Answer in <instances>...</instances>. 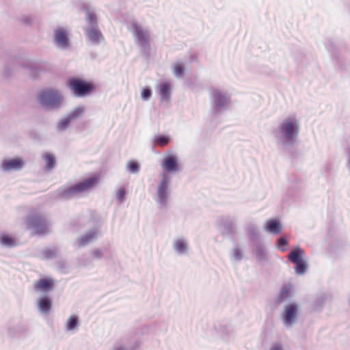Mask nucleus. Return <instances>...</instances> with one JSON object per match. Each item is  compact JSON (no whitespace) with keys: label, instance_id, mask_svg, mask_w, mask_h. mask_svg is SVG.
I'll use <instances>...</instances> for the list:
<instances>
[{"label":"nucleus","instance_id":"nucleus-2","mask_svg":"<svg viewBox=\"0 0 350 350\" xmlns=\"http://www.w3.org/2000/svg\"><path fill=\"white\" fill-rule=\"evenodd\" d=\"M299 133V123L295 116L285 118L278 125L275 137L286 151L296 144Z\"/></svg>","mask_w":350,"mask_h":350},{"label":"nucleus","instance_id":"nucleus-37","mask_svg":"<svg viewBox=\"0 0 350 350\" xmlns=\"http://www.w3.org/2000/svg\"><path fill=\"white\" fill-rule=\"evenodd\" d=\"M288 245V241L285 237H280L277 241V247L282 252L287 250L286 246Z\"/></svg>","mask_w":350,"mask_h":350},{"label":"nucleus","instance_id":"nucleus-48","mask_svg":"<svg viewBox=\"0 0 350 350\" xmlns=\"http://www.w3.org/2000/svg\"><path fill=\"white\" fill-rule=\"evenodd\" d=\"M5 74H6L7 75H8L10 74V72H11V70H12L9 68V66H8V65H6V66H5Z\"/></svg>","mask_w":350,"mask_h":350},{"label":"nucleus","instance_id":"nucleus-23","mask_svg":"<svg viewBox=\"0 0 350 350\" xmlns=\"http://www.w3.org/2000/svg\"><path fill=\"white\" fill-rule=\"evenodd\" d=\"M27 325L25 323H18L8 328V334L12 338H18L27 332Z\"/></svg>","mask_w":350,"mask_h":350},{"label":"nucleus","instance_id":"nucleus-14","mask_svg":"<svg viewBox=\"0 0 350 350\" xmlns=\"http://www.w3.org/2000/svg\"><path fill=\"white\" fill-rule=\"evenodd\" d=\"M25 166V161L21 157L5 159L1 163V169L4 172L12 170L18 171Z\"/></svg>","mask_w":350,"mask_h":350},{"label":"nucleus","instance_id":"nucleus-46","mask_svg":"<svg viewBox=\"0 0 350 350\" xmlns=\"http://www.w3.org/2000/svg\"><path fill=\"white\" fill-rule=\"evenodd\" d=\"M346 167H347V169L348 170L349 174L350 175V148L348 150V158H347V161L346 163Z\"/></svg>","mask_w":350,"mask_h":350},{"label":"nucleus","instance_id":"nucleus-21","mask_svg":"<svg viewBox=\"0 0 350 350\" xmlns=\"http://www.w3.org/2000/svg\"><path fill=\"white\" fill-rule=\"evenodd\" d=\"M301 189L299 180L297 178H294L288 187L286 193L290 197L297 199L300 197Z\"/></svg>","mask_w":350,"mask_h":350},{"label":"nucleus","instance_id":"nucleus-47","mask_svg":"<svg viewBox=\"0 0 350 350\" xmlns=\"http://www.w3.org/2000/svg\"><path fill=\"white\" fill-rule=\"evenodd\" d=\"M112 350H130L129 348L124 347V345H119L114 347Z\"/></svg>","mask_w":350,"mask_h":350},{"label":"nucleus","instance_id":"nucleus-50","mask_svg":"<svg viewBox=\"0 0 350 350\" xmlns=\"http://www.w3.org/2000/svg\"><path fill=\"white\" fill-rule=\"evenodd\" d=\"M61 264H62V267H64V262H61Z\"/></svg>","mask_w":350,"mask_h":350},{"label":"nucleus","instance_id":"nucleus-41","mask_svg":"<svg viewBox=\"0 0 350 350\" xmlns=\"http://www.w3.org/2000/svg\"><path fill=\"white\" fill-rule=\"evenodd\" d=\"M126 191L124 187H120L116 193V198L120 202H122L124 200L125 196H126Z\"/></svg>","mask_w":350,"mask_h":350},{"label":"nucleus","instance_id":"nucleus-30","mask_svg":"<svg viewBox=\"0 0 350 350\" xmlns=\"http://www.w3.org/2000/svg\"><path fill=\"white\" fill-rule=\"evenodd\" d=\"M0 243L8 247H14L16 245L14 238L8 234H2L0 235Z\"/></svg>","mask_w":350,"mask_h":350},{"label":"nucleus","instance_id":"nucleus-43","mask_svg":"<svg viewBox=\"0 0 350 350\" xmlns=\"http://www.w3.org/2000/svg\"><path fill=\"white\" fill-rule=\"evenodd\" d=\"M221 332L224 335L228 336H230L231 335H232V331L228 330L226 325L221 326Z\"/></svg>","mask_w":350,"mask_h":350},{"label":"nucleus","instance_id":"nucleus-7","mask_svg":"<svg viewBox=\"0 0 350 350\" xmlns=\"http://www.w3.org/2000/svg\"><path fill=\"white\" fill-rule=\"evenodd\" d=\"M131 25L133 30V35L137 40V43L140 46L145 57L149 58L150 53L149 31L148 30H144L135 21L131 22Z\"/></svg>","mask_w":350,"mask_h":350},{"label":"nucleus","instance_id":"nucleus-15","mask_svg":"<svg viewBox=\"0 0 350 350\" xmlns=\"http://www.w3.org/2000/svg\"><path fill=\"white\" fill-rule=\"evenodd\" d=\"M34 288L37 291L42 293H49L55 288V280L50 277H44L34 283Z\"/></svg>","mask_w":350,"mask_h":350},{"label":"nucleus","instance_id":"nucleus-1","mask_svg":"<svg viewBox=\"0 0 350 350\" xmlns=\"http://www.w3.org/2000/svg\"><path fill=\"white\" fill-rule=\"evenodd\" d=\"M163 172L161 179L158 184L157 189L156 203L161 207H166L171 194L170 185L172 177L170 173H176L180 171L178 158L175 154H166L161 163Z\"/></svg>","mask_w":350,"mask_h":350},{"label":"nucleus","instance_id":"nucleus-42","mask_svg":"<svg viewBox=\"0 0 350 350\" xmlns=\"http://www.w3.org/2000/svg\"><path fill=\"white\" fill-rule=\"evenodd\" d=\"M21 22L26 25H31L33 18L31 16L23 15L21 18Z\"/></svg>","mask_w":350,"mask_h":350},{"label":"nucleus","instance_id":"nucleus-12","mask_svg":"<svg viewBox=\"0 0 350 350\" xmlns=\"http://www.w3.org/2000/svg\"><path fill=\"white\" fill-rule=\"evenodd\" d=\"M27 227L33 229L35 233L42 234L46 228L45 218L39 214H34L27 217Z\"/></svg>","mask_w":350,"mask_h":350},{"label":"nucleus","instance_id":"nucleus-31","mask_svg":"<svg viewBox=\"0 0 350 350\" xmlns=\"http://www.w3.org/2000/svg\"><path fill=\"white\" fill-rule=\"evenodd\" d=\"M79 326V319L77 315H71L67 320L66 329L67 331H72Z\"/></svg>","mask_w":350,"mask_h":350},{"label":"nucleus","instance_id":"nucleus-6","mask_svg":"<svg viewBox=\"0 0 350 350\" xmlns=\"http://www.w3.org/2000/svg\"><path fill=\"white\" fill-rule=\"evenodd\" d=\"M67 85L76 97H85L95 90L93 83L78 77H71L67 81Z\"/></svg>","mask_w":350,"mask_h":350},{"label":"nucleus","instance_id":"nucleus-22","mask_svg":"<svg viewBox=\"0 0 350 350\" xmlns=\"http://www.w3.org/2000/svg\"><path fill=\"white\" fill-rule=\"evenodd\" d=\"M173 249L180 256L187 254L189 250L187 241L183 237L175 239L173 243Z\"/></svg>","mask_w":350,"mask_h":350},{"label":"nucleus","instance_id":"nucleus-5","mask_svg":"<svg viewBox=\"0 0 350 350\" xmlns=\"http://www.w3.org/2000/svg\"><path fill=\"white\" fill-rule=\"evenodd\" d=\"M64 96L55 89L42 91L38 96L39 104L47 110L58 111L62 108Z\"/></svg>","mask_w":350,"mask_h":350},{"label":"nucleus","instance_id":"nucleus-29","mask_svg":"<svg viewBox=\"0 0 350 350\" xmlns=\"http://www.w3.org/2000/svg\"><path fill=\"white\" fill-rule=\"evenodd\" d=\"M327 297L325 294L319 295L312 304V308L315 311H320L322 310L325 301Z\"/></svg>","mask_w":350,"mask_h":350},{"label":"nucleus","instance_id":"nucleus-27","mask_svg":"<svg viewBox=\"0 0 350 350\" xmlns=\"http://www.w3.org/2000/svg\"><path fill=\"white\" fill-rule=\"evenodd\" d=\"M291 296V287L284 285L280 289V293L276 299L277 304H281Z\"/></svg>","mask_w":350,"mask_h":350},{"label":"nucleus","instance_id":"nucleus-32","mask_svg":"<svg viewBox=\"0 0 350 350\" xmlns=\"http://www.w3.org/2000/svg\"><path fill=\"white\" fill-rule=\"evenodd\" d=\"M170 137L167 135H157L153 139V142L161 146H165L170 142Z\"/></svg>","mask_w":350,"mask_h":350},{"label":"nucleus","instance_id":"nucleus-45","mask_svg":"<svg viewBox=\"0 0 350 350\" xmlns=\"http://www.w3.org/2000/svg\"><path fill=\"white\" fill-rule=\"evenodd\" d=\"M326 49L327 51H329L330 53L336 49L335 45L332 42H329V44H325Z\"/></svg>","mask_w":350,"mask_h":350},{"label":"nucleus","instance_id":"nucleus-38","mask_svg":"<svg viewBox=\"0 0 350 350\" xmlns=\"http://www.w3.org/2000/svg\"><path fill=\"white\" fill-rule=\"evenodd\" d=\"M243 257V254L238 245L233 248L232 254V259L236 262L240 261Z\"/></svg>","mask_w":350,"mask_h":350},{"label":"nucleus","instance_id":"nucleus-39","mask_svg":"<svg viewBox=\"0 0 350 350\" xmlns=\"http://www.w3.org/2000/svg\"><path fill=\"white\" fill-rule=\"evenodd\" d=\"M152 94V92L151 88L148 86H146L142 90L141 98L143 100L147 101L151 98Z\"/></svg>","mask_w":350,"mask_h":350},{"label":"nucleus","instance_id":"nucleus-19","mask_svg":"<svg viewBox=\"0 0 350 350\" xmlns=\"http://www.w3.org/2000/svg\"><path fill=\"white\" fill-rule=\"evenodd\" d=\"M39 310L44 314H48L52 307V299L47 295H42L38 300Z\"/></svg>","mask_w":350,"mask_h":350},{"label":"nucleus","instance_id":"nucleus-49","mask_svg":"<svg viewBox=\"0 0 350 350\" xmlns=\"http://www.w3.org/2000/svg\"><path fill=\"white\" fill-rule=\"evenodd\" d=\"M300 53V56L302 57L303 56V53Z\"/></svg>","mask_w":350,"mask_h":350},{"label":"nucleus","instance_id":"nucleus-33","mask_svg":"<svg viewBox=\"0 0 350 350\" xmlns=\"http://www.w3.org/2000/svg\"><path fill=\"white\" fill-rule=\"evenodd\" d=\"M23 66L28 69L29 73L31 77L34 79H36L39 76V75L40 74V72L42 70L41 66H40L29 64V65H25Z\"/></svg>","mask_w":350,"mask_h":350},{"label":"nucleus","instance_id":"nucleus-44","mask_svg":"<svg viewBox=\"0 0 350 350\" xmlns=\"http://www.w3.org/2000/svg\"><path fill=\"white\" fill-rule=\"evenodd\" d=\"M269 350H284V349L280 343H274L271 345Z\"/></svg>","mask_w":350,"mask_h":350},{"label":"nucleus","instance_id":"nucleus-13","mask_svg":"<svg viewBox=\"0 0 350 350\" xmlns=\"http://www.w3.org/2000/svg\"><path fill=\"white\" fill-rule=\"evenodd\" d=\"M252 252L257 262L261 265H264L269 260L268 251L263 242L252 245Z\"/></svg>","mask_w":350,"mask_h":350},{"label":"nucleus","instance_id":"nucleus-28","mask_svg":"<svg viewBox=\"0 0 350 350\" xmlns=\"http://www.w3.org/2000/svg\"><path fill=\"white\" fill-rule=\"evenodd\" d=\"M43 158L46 161L44 170L47 172L52 170L56 165V159L55 156L51 153L46 152L44 154Z\"/></svg>","mask_w":350,"mask_h":350},{"label":"nucleus","instance_id":"nucleus-40","mask_svg":"<svg viewBox=\"0 0 350 350\" xmlns=\"http://www.w3.org/2000/svg\"><path fill=\"white\" fill-rule=\"evenodd\" d=\"M107 248H105L103 250L100 249H96L94 251L92 252V256L96 259H101L104 256V252H107Z\"/></svg>","mask_w":350,"mask_h":350},{"label":"nucleus","instance_id":"nucleus-8","mask_svg":"<svg viewBox=\"0 0 350 350\" xmlns=\"http://www.w3.org/2000/svg\"><path fill=\"white\" fill-rule=\"evenodd\" d=\"M304 256L305 251L298 245L294 247L288 255V260L295 265V271L297 275L304 274L308 268V264L304 258Z\"/></svg>","mask_w":350,"mask_h":350},{"label":"nucleus","instance_id":"nucleus-36","mask_svg":"<svg viewBox=\"0 0 350 350\" xmlns=\"http://www.w3.org/2000/svg\"><path fill=\"white\" fill-rule=\"evenodd\" d=\"M185 72V68L183 64L177 63L174 66L173 73L178 78H182Z\"/></svg>","mask_w":350,"mask_h":350},{"label":"nucleus","instance_id":"nucleus-11","mask_svg":"<svg viewBox=\"0 0 350 350\" xmlns=\"http://www.w3.org/2000/svg\"><path fill=\"white\" fill-rule=\"evenodd\" d=\"M53 43L61 50H68L71 47L68 31L61 27H58L53 32Z\"/></svg>","mask_w":350,"mask_h":350},{"label":"nucleus","instance_id":"nucleus-24","mask_svg":"<svg viewBox=\"0 0 350 350\" xmlns=\"http://www.w3.org/2000/svg\"><path fill=\"white\" fill-rule=\"evenodd\" d=\"M83 10L85 12V21L88 25L87 28L98 27V18L95 12L88 6H83Z\"/></svg>","mask_w":350,"mask_h":350},{"label":"nucleus","instance_id":"nucleus-35","mask_svg":"<svg viewBox=\"0 0 350 350\" xmlns=\"http://www.w3.org/2000/svg\"><path fill=\"white\" fill-rule=\"evenodd\" d=\"M126 170L131 174H137L140 170V164L137 161L130 160L126 164Z\"/></svg>","mask_w":350,"mask_h":350},{"label":"nucleus","instance_id":"nucleus-9","mask_svg":"<svg viewBox=\"0 0 350 350\" xmlns=\"http://www.w3.org/2000/svg\"><path fill=\"white\" fill-rule=\"evenodd\" d=\"M298 317L299 306L295 302L286 304L280 314L282 322L286 328L294 326L297 323Z\"/></svg>","mask_w":350,"mask_h":350},{"label":"nucleus","instance_id":"nucleus-4","mask_svg":"<svg viewBox=\"0 0 350 350\" xmlns=\"http://www.w3.org/2000/svg\"><path fill=\"white\" fill-rule=\"evenodd\" d=\"M231 102L230 95L224 90L213 88L210 91L211 111L215 116L222 114L226 111Z\"/></svg>","mask_w":350,"mask_h":350},{"label":"nucleus","instance_id":"nucleus-25","mask_svg":"<svg viewBox=\"0 0 350 350\" xmlns=\"http://www.w3.org/2000/svg\"><path fill=\"white\" fill-rule=\"evenodd\" d=\"M247 233L252 245L256 244L258 242H262L260 239V232L256 226L254 224H250L247 228Z\"/></svg>","mask_w":350,"mask_h":350},{"label":"nucleus","instance_id":"nucleus-16","mask_svg":"<svg viewBox=\"0 0 350 350\" xmlns=\"http://www.w3.org/2000/svg\"><path fill=\"white\" fill-rule=\"evenodd\" d=\"M219 224L223 228L224 234L233 237L235 233V219L230 216H222L219 219Z\"/></svg>","mask_w":350,"mask_h":350},{"label":"nucleus","instance_id":"nucleus-3","mask_svg":"<svg viewBox=\"0 0 350 350\" xmlns=\"http://www.w3.org/2000/svg\"><path fill=\"white\" fill-rule=\"evenodd\" d=\"M99 181V176L94 174L70 186L63 185L54 193L55 198L68 200L76 194L94 188Z\"/></svg>","mask_w":350,"mask_h":350},{"label":"nucleus","instance_id":"nucleus-34","mask_svg":"<svg viewBox=\"0 0 350 350\" xmlns=\"http://www.w3.org/2000/svg\"><path fill=\"white\" fill-rule=\"evenodd\" d=\"M42 259L51 260L57 256V250L55 248H45L41 252Z\"/></svg>","mask_w":350,"mask_h":350},{"label":"nucleus","instance_id":"nucleus-17","mask_svg":"<svg viewBox=\"0 0 350 350\" xmlns=\"http://www.w3.org/2000/svg\"><path fill=\"white\" fill-rule=\"evenodd\" d=\"M157 91L161 96V102L169 103L172 96V86L169 82H162L157 86Z\"/></svg>","mask_w":350,"mask_h":350},{"label":"nucleus","instance_id":"nucleus-26","mask_svg":"<svg viewBox=\"0 0 350 350\" xmlns=\"http://www.w3.org/2000/svg\"><path fill=\"white\" fill-rule=\"evenodd\" d=\"M97 231L96 230H92L89 232H86L84 235L81 236L78 239V245L79 247H84L87 244H88L92 239H94L96 236Z\"/></svg>","mask_w":350,"mask_h":350},{"label":"nucleus","instance_id":"nucleus-10","mask_svg":"<svg viewBox=\"0 0 350 350\" xmlns=\"http://www.w3.org/2000/svg\"><path fill=\"white\" fill-rule=\"evenodd\" d=\"M85 111L83 105L78 106L73 109L64 118L60 119L55 124V130L58 133L66 131L72 121L79 118Z\"/></svg>","mask_w":350,"mask_h":350},{"label":"nucleus","instance_id":"nucleus-20","mask_svg":"<svg viewBox=\"0 0 350 350\" xmlns=\"http://www.w3.org/2000/svg\"><path fill=\"white\" fill-rule=\"evenodd\" d=\"M264 229L269 233L278 234L282 230V224L278 219L272 218L266 221Z\"/></svg>","mask_w":350,"mask_h":350},{"label":"nucleus","instance_id":"nucleus-18","mask_svg":"<svg viewBox=\"0 0 350 350\" xmlns=\"http://www.w3.org/2000/svg\"><path fill=\"white\" fill-rule=\"evenodd\" d=\"M85 35L92 44H99L104 40V37L98 27L85 28Z\"/></svg>","mask_w":350,"mask_h":350}]
</instances>
